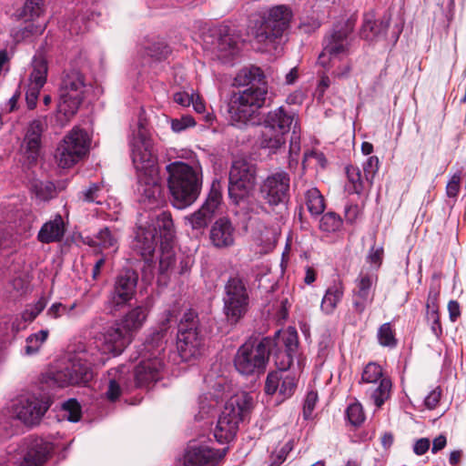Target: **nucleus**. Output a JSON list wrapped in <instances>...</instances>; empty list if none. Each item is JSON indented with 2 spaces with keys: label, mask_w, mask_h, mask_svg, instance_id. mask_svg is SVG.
<instances>
[{
  "label": "nucleus",
  "mask_w": 466,
  "mask_h": 466,
  "mask_svg": "<svg viewBox=\"0 0 466 466\" xmlns=\"http://www.w3.org/2000/svg\"><path fill=\"white\" fill-rule=\"evenodd\" d=\"M270 354L277 360L281 354L286 357L283 367L268 374L265 391L272 395L278 390L286 398L291 396V326L278 329L273 337H264L257 344L246 342L241 345L235 357L234 366L244 376H259L266 370Z\"/></svg>",
  "instance_id": "f257e3e1"
},
{
  "label": "nucleus",
  "mask_w": 466,
  "mask_h": 466,
  "mask_svg": "<svg viewBox=\"0 0 466 466\" xmlns=\"http://www.w3.org/2000/svg\"><path fill=\"white\" fill-rule=\"evenodd\" d=\"M131 243L133 251L144 260H149L160 240L159 273L166 275L176 268L177 258L173 250L175 228L170 213L162 211L146 225L137 227Z\"/></svg>",
  "instance_id": "f03ea898"
},
{
  "label": "nucleus",
  "mask_w": 466,
  "mask_h": 466,
  "mask_svg": "<svg viewBox=\"0 0 466 466\" xmlns=\"http://www.w3.org/2000/svg\"><path fill=\"white\" fill-rule=\"evenodd\" d=\"M234 86H246L243 91L233 92L227 105L232 125H246L267 99L268 88L263 71L257 66L245 67L234 78Z\"/></svg>",
  "instance_id": "7ed1b4c3"
},
{
  "label": "nucleus",
  "mask_w": 466,
  "mask_h": 466,
  "mask_svg": "<svg viewBox=\"0 0 466 466\" xmlns=\"http://www.w3.org/2000/svg\"><path fill=\"white\" fill-rule=\"evenodd\" d=\"M131 157L137 174L136 192L141 203L158 205L161 198V185L158 177L157 157L153 153L151 139L139 125L137 134L130 142Z\"/></svg>",
  "instance_id": "20e7f679"
},
{
  "label": "nucleus",
  "mask_w": 466,
  "mask_h": 466,
  "mask_svg": "<svg viewBox=\"0 0 466 466\" xmlns=\"http://www.w3.org/2000/svg\"><path fill=\"white\" fill-rule=\"evenodd\" d=\"M103 360L92 345L79 344L74 353L56 370L44 375L45 381L58 388L69 385H86L93 379L92 365Z\"/></svg>",
  "instance_id": "39448f33"
},
{
  "label": "nucleus",
  "mask_w": 466,
  "mask_h": 466,
  "mask_svg": "<svg viewBox=\"0 0 466 466\" xmlns=\"http://www.w3.org/2000/svg\"><path fill=\"white\" fill-rule=\"evenodd\" d=\"M166 169L168 173L167 185L173 206L177 209H183L194 203L202 186L201 167L175 161L168 164Z\"/></svg>",
  "instance_id": "423d86ee"
},
{
  "label": "nucleus",
  "mask_w": 466,
  "mask_h": 466,
  "mask_svg": "<svg viewBox=\"0 0 466 466\" xmlns=\"http://www.w3.org/2000/svg\"><path fill=\"white\" fill-rule=\"evenodd\" d=\"M253 409V398L247 392H241L231 397L221 411L213 435L220 444L228 443L234 440L240 421L249 417Z\"/></svg>",
  "instance_id": "0eeeda50"
},
{
  "label": "nucleus",
  "mask_w": 466,
  "mask_h": 466,
  "mask_svg": "<svg viewBox=\"0 0 466 466\" xmlns=\"http://www.w3.org/2000/svg\"><path fill=\"white\" fill-rule=\"evenodd\" d=\"M223 313L230 325L242 319L249 307L247 282L238 274L230 276L224 287Z\"/></svg>",
  "instance_id": "6e6552de"
},
{
  "label": "nucleus",
  "mask_w": 466,
  "mask_h": 466,
  "mask_svg": "<svg viewBox=\"0 0 466 466\" xmlns=\"http://www.w3.org/2000/svg\"><path fill=\"white\" fill-rule=\"evenodd\" d=\"M291 18L289 7L279 5L269 8L253 27L255 39L266 46L280 38Z\"/></svg>",
  "instance_id": "1a4fd4ad"
},
{
  "label": "nucleus",
  "mask_w": 466,
  "mask_h": 466,
  "mask_svg": "<svg viewBox=\"0 0 466 466\" xmlns=\"http://www.w3.org/2000/svg\"><path fill=\"white\" fill-rule=\"evenodd\" d=\"M85 91L84 75L76 69L66 71L59 87L57 113L63 115L66 120H69L82 104Z\"/></svg>",
  "instance_id": "9d476101"
},
{
  "label": "nucleus",
  "mask_w": 466,
  "mask_h": 466,
  "mask_svg": "<svg viewBox=\"0 0 466 466\" xmlns=\"http://www.w3.org/2000/svg\"><path fill=\"white\" fill-rule=\"evenodd\" d=\"M177 350L183 359L195 358L200 354L204 335L195 310L187 309L184 312L177 327Z\"/></svg>",
  "instance_id": "9b49d317"
},
{
  "label": "nucleus",
  "mask_w": 466,
  "mask_h": 466,
  "mask_svg": "<svg viewBox=\"0 0 466 466\" xmlns=\"http://www.w3.org/2000/svg\"><path fill=\"white\" fill-rule=\"evenodd\" d=\"M291 126V116L279 106L268 113L264 120V130L259 138V146L275 152L285 144L284 135L289 133Z\"/></svg>",
  "instance_id": "f8f14e48"
},
{
  "label": "nucleus",
  "mask_w": 466,
  "mask_h": 466,
  "mask_svg": "<svg viewBox=\"0 0 466 466\" xmlns=\"http://www.w3.org/2000/svg\"><path fill=\"white\" fill-rule=\"evenodd\" d=\"M229 198L238 204L253 189L256 183L255 166L246 159L233 161L228 177Z\"/></svg>",
  "instance_id": "ddd939ff"
},
{
  "label": "nucleus",
  "mask_w": 466,
  "mask_h": 466,
  "mask_svg": "<svg viewBox=\"0 0 466 466\" xmlns=\"http://www.w3.org/2000/svg\"><path fill=\"white\" fill-rule=\"evenodd\" d=\"M90 138L86 131L74 127L57 148L59 166L68 168L81 160L89 150Z\"/></svg>",
  "instance_id": "4468645a"
},
{
  "label": "nucleus",
  "mask_w": 466,
  "mask_h": 466,
  "mask_svg": "<svg viewBox=\"0 0 466 466\" xmlns=\"http://www.w3.org/2000/svg\"><path fill=\"white\" fill-rule=\"evenodd\" d=\"M207 49L216 53L218 57L234 56L238 53V37L232 34L228 25H218L209 28L203 35Z\"/></svg>",
  "instance_id": "2eb2a0df"
},
{
  "label": "nucleus",
  "mask_w": 466,
  "mask_h": 466,
  "mask_svg": "<svg viewBox=\"0 0 466 466\" xmlns=\"http://www.w3.org/2000/svg\"><path fill=\"white\" fill-rule=\"evenodd\" d=\"M355 21L356 20L353 18H349L334 25L330 35L325 39L323 51L318 58V62L321 66H327V56H329L330 58H334L346 52L348 46L347 39L353 32Z\"/></svg>",
  "instance_id": "dca6fc26"
},
{
  "label": "nucleus",
  "mask_w": 466,
  "mask_h": 466,
  "mask_svg": "<svg viewBox=\"0 0 466 466\" xmlns=\"http://www.w3.org/2000/svg\"><path fill=\"white\" fill-rule=\"evenodd\" d=\"M138 274L130 268L122 269L116 277L114 286L108 296V304L114 310L127 305L135 296Z\"/></svg>",
  "instance_id": "f3484780"
},
{
  "label": "nucleus",
  "mask_w": 466,
  "mask_h": 466,
  "mask_svg": "<svg viewBox=\"0 0 466 466\" xmlns=\"http://www.w3.org/2000/svg\"><path fill=\"white\" fill-rule=\"evenodd\" d=\"M51 405L48 398L23 396L14 407L16 418L25 425L37 424Z\"/></svg>",
  "instance_id": "a211bd4d"
},
{
  "label": "nucleus",
  "mask_w": 466,
  "mask_h": 466,
  "mask_svg": "<svg viewBox=\"0 0 466 466\" xmlns=\"http://www.w3.org/2000/svg\"><path fill=\"white\" fill-rule=\"evenodd\" d=\"M221 198L220 184L218 181H213L204 204L188 218L190 225L194 229H201L208 225L221 202Z\"/></svg>",
  "instance_id": "6ab92c4d"
},
{
  "label": "nucleus",
  "mask_w": 466,
  "mask_h": 466,
  "mask_svg": "<svg viewBox=\"0 0 466 466\" xmlns=\"http://www.w3.org/2000/svg\"><path fill=\"white\" fill-rule=\"evenodd\" d=\"M101 341V349L98 346H95L98 350V357H100V351L103 353H111L114 356H117L123 352L125 348L131 341V334H129L124 328L116 323L114 326L107 328L99 338Z\"/></svg>",
  "instance_id": "aec40b11"
},
{
  "label": "nucleus",
  "mask_w": 466,
  "mask_h": 466,
  "mask_svg": "<svg viewBox=\"0 0 466 466\" xmlns=\"http://www.w3.org/2000/svg\"><path fill=\"white\" fill-rule=\"evenodd\" d=\"M171 315L172 314L169 310L166 311L158 327L146 339V341L143 344L145 356L152 359H162L161 356L166 350L167 342L170 333Z\"/></svg>",
  "instance_id": "412c9836"
},
{
  "label": "nucleus",
  "mask_w": 466,
  "mask_h": 466,
  "mask_svg": "<svg viewBox=\"0 0 466 466\" xmlns=\"http://www.w3.org/2000/svg\"><path fill=\"white\" fill-rule=\"evenodd\" d=\"M289 177L285 172L269 176L261 187L263 198L270 205H279L289 199Z\"/></svg>",
  "instance_id": "4be33fe9"
},
{
  "label": "nucleus",
  "mask_w": 466,
  "mask_h": 466,
  "mask_svg": "<svg viewBox=\"0 0 466 466\" xmlns=\"http://www.w3.org/2000/svg\"><path fill=\"white\" fill-rule=\"evenodd\" d=\"M24 445L26 452L17 466H42L54 449L52 442L40 437H28L25 439Z\"/></svg>",
  "instance_id": "5701e85b"
},
{
  "label": "nucleus",
  "mask_w": 466,
  "mask_h": 466,
  "mask_svg": "<svg viewBox=\"0 0 466 466\" xmlns=\"http://www.w3.org/2000/svg\"><path fill=\"white\" fill-rule=\"evenodd\" d=\"M224 453L218 450L201 445L196 441H190L184 456V466H216Z\"/></svg>",
  "instance_id": "b1692460"
},
{
  "label": "nucleus",
  "mask_w": 466,
  "mask_h": 466,
  "mask_svg": "<svg viewBox=\"0 0 466 466\" xmlns=\"http://www.w3.org/2000/svg\"><path fill=\"white\" fill-rule=\"evenodd\" d=\"M46 122L40 119L33 120L25 132L21 149L28 164H35L40 155L42 134Z\"/></svg>",
  "instance_id": "393cba45"
},
{
  "label": "nucleus",
  "mask_w": 466,
  "mask_h": 466,
  "mask_svg": "<svg viewBox=\"0 0 466 466\" xmlns=\"http://www.w3.org/2000/svg\"><path fill=\"white\" fill-rule=\"evenodd\" d=\"M144 358L145 360L139 362L134 371V385L136 387L147 386L161 378L164 368L163 359H152L145 355Z\"/></svg>",
  "instance_id": "a878e982"
},
{
  "label": "nucleus",
  "mask_w": 466,
  "mask_h": 466,
  "mask_svg": "<svg viewBox=\"0 0 466 466\" xmlns=\"http://www.w3.org/2000/svg\"><path fill=\"white\" fill-rule=\"evenodd\" d=\"M390 15L385 14L380 19H376L374 10L364 14L363 23L360 29V37L372 41L373 39L384 36L390 26Z\"/></svg>",
  "instance_id": "bb28decb"
},
{
  "label": "nucleus",
  "mask_w": 466,
  "mask_h": 466,
  "mask_svg": "<svg viewBox=\"0 0 466 466\" xmlns=\"http://www.w3.org/2000/svg\"><path fill=\"white\" fill-rule=\"evenodd\" d=\"M371 285V277L368 274L360 276L356 280V289L352 291V307L355 313L361 315L367 306L371 304L373 300V297L370 296Z\"/></svg>",
  "instance_id": "cd10ccee"
},
{
  "label": "nucleus",
  "mask_w": 466,
  "mask_h": 466,
  "mask_svg": "<svg viewBox=\"0 0 466 466\" xmlns=\"http://www.w3.org/2000/svg\"><path fill=\"white\" fill-rule=\"evenodd\" d=\"M234 231L229 219L220 218L211 227L210 240L217 248H228L234 243Z\"/></svg>",
  "instance_id": "c85d7f7f"
},
{
  "label": "nucleus",
  "mask_w": 466,
  "mask_h": 466,
  "mask_svg": "<svg viewBox=\"0 0 466 466\" xmlns=\"http://www.w3.org/2000/svg\"><path fill=\"white\" fill-rule=\"evenodd\" d=\"M126 366L111 369L108 371L110 379L107 390L106 391V396L109 400H116L122 394L123 390H129L132 388V383L129 382L128 379L126 377Z\"/></svg>",
  "instance_id": "c756f323"
},
{
  "label": "nucleus",
  "mask_w": 466,
  "mask_h": 466,
  "mask_svg": "<svg viewBox=\"0 0 466 466\" xmlns=\"http://www.w3.org/2000/svg\"><path fill=\"white\" fill-rule=\"evenodd\" d=\"M65 224L61 215H56L54 219L46 222L37 234V240L44 244L58 242L65 235Z\"/></svg>",
  "instance_id": "7c9ffc66"
},
{
  "label": "nucleus",
  "mask_w": 466,
  "mask_h": 466,
  "mask_svg": "<svg viewBox=\"0 0 466 466\" xmlns=\"http://www.w3.org/2000/svg\"><path fill=\"white\" fill-rule=\"evenodd\" d=\"M86 243L90 247H98L100 249L112 248L116 252L118 248L117 232L116 229L105 227L93 237H87Z\"/></svg>",
  "instance_id": "2f4dec72"
},
{
  "label": "nucleus",
  "mask_w": 466,
  "mask_h": 466,
  "mask_svg": "<svg viewBox=\"0 0 466 466\" xmlns=\"http://www.w3.org/2000/svg\"><path fill=\"white\" fill-rule=\"evenodd\" d=\"M148 314L147 306L139 305L130 309L121 319L120 325L129 334L142 328Z\"/></svg>",
  "instance_id": "473e14b6"
},
{
  "label": "nucleus",
  "mask_w": 466,
  "mask_h": 466,
  "mask_svg": "<svg viewBox=\"0 0 466 466\" xmlns=\"http://www.w3.org/2000/svg\"><path fill=\"white\" fill-rule=\"evenodd\" d=\"M344 295V288L341 283H335L329 287L322 299L320 309L326 315H331Z\"/></svg>",
  "instance_id": "72a5a7b5"
},
{
  "label": "nucleus",
  "mask_w": 466,
  "mask_h": 466,
  "mask_svg": "<svg viewBox=\"0 0 466 466\" xmlns=\"http://www.w3.org/2000/svg\"><path fill=\"white\" fill-rule=\"evenodd\" d=\"M348 182L345 185V190L349 194L360 195L364 189V180L360 169L353 165L345 167Z\"/></svg>",
  "instance_id": "f704fd0d"
},
{
  "label": "nucleus",
  "mask_w": 466,
  "mask_h": 466,
  "mask_svg": "<svg viewBox=\"0 0 466 466\" xmlns=\"http://www.w3.org/2000/svg\"><path fill=\"white\" fill-rule=\"evenodd\" d=\"M304 201L312 216H319L325 209V199L317 187H310L304 192Z\"/></svg>",
  "instance_id": "c9c22d12"
},
{
  "label": "nucleus",
  "mask_w": 466,
  "mask_h": 466,
  "mask_svg": "<svg viewBox=\"0 0 466 466\" xmlns=\"http://www.w3.org/2000/svg\"><path fill=\"white\" fill-rule=\"evenodd\" d=\"M33 70L30 74V84L43 87L46 82L47 63L41 56H35L32 61Z\"/></svg>",
  "instance_id": "e433bc0d"
},
{
  "label": "nucleus",
  "mask_w": 466,
  "mask_h": 466,
  "mask_svg": "<svg viewBox=\"0 0 466 466\" xmlns=\"http://www.w3.org/2000/svg\"><path fill=\"white\" fill-rule=\"evenodd\" d=\"M49 332L47 329H41L38 332L28 336L23 348L24 355L32 356L36 354L42 345L46 341Z\"/></svg>",
  "instance_id": "4c0bfd02"
},
{
  "label": "nucleus",
  "mask_w": 466,
  "mask_h": 466,
  "mask_svg": "<svg viewBox=\"0 0 466 466\" xmlns=\"http://www.w3.org/2000/svg\"><path fill=\"white\" fill-rule=\"evenodd\" d=\"M30 189L38 199L43 201L49 200L56 195V187L51 181L34 179L31 182Z\"/></svg>",
  "instance_id": "58836bf2"
},
{
  "label": "nucleus",
  "mask_w": 466,
  "mask_h": 466,
  "mask_svg": "<svg viewBox=\"0 0 466 466\" xmlns=\"http://www.w3.org/2000/svg\"><path fill=\"white\" fill-rule=\"evenodd\" d=\"M343 220L341 217L333 211L324 213L319 220V229L327 233H335L342 228Z\"/></svg>",
  "instance_id": "ea45409f"
},
{
  "label": "nucleus",
  "mask_w": 466,
  "mask_h": 466,
  "mask_svg": "<svg viewBox=\"0 0 466 466\" xmlns=\"http://www.w3.org/2000/svg\"><path fill=\"white\" fill-rule=\"evenodd\" d=\"M80 198L88 203L102 204L104 198L103 182L91 183L86 188L80 192Z\"/></svg>",
  "instance_id": "a19ab883"
},
{
  "label": "nucleus",
  "mask_w": 466,
  "mask_h": 466,
  "mask_svg": "<svg viewBox=\"0 0 466 466\" xmlns=\"http://www.w3.org/2000/svg\"><path fill=\"white\" fill-rule=\"evenodd\" d=\"M391 387L392 383L389 378H382L380 380V384L371 393V398L377 407H381L390 398Z\"/></svg>",
  "instance_id": "79ce46f5"
},
{
  "label": "nucleus",
  "mask_w": 466,
  "mask_h": 466,
  "mask_svg": "<svg viewBox=\"0 0 466 466\" xmlns=\"http://www.w3.org/2000/svg\"><path fill=\"white\" fill-rule=\"evenodd\" d=\"M377 337L379 343L383 347L392 349L398 344V340L395 337V331L390 322H386L379 328Z\"/></svg>",
  "instance_id": "37998d69"
},
{
  "label": "nucleus",
  "mask_w": 466,
  "mask_h": 466,
  "mask_svg": "<svg viewBox=\"0 0 466 466\" xmlns=\"http://www.w3.org/2000/svg\"><path fill=\"white\" fill-rule=\"evenodd\" d=\"M146 53L155 60L161 61L168 56L171 49L165 41L157 40L146 46Z\"/></svg>",
  "instance_id": "c03bdc74"
},
{
  "label": "nucleus",
  "mask_w": 466,
  "mask_h": 466,
  "mask_svg": "<svg viewBox=\"0 0 466 466\" xmlns=\"http://www.w3.org/2000/svg\"><path fill=\"white\" fill-rule=\"evenodd\" d=\"M44 13L43 0H26L21 15L27 20L40 17Z\"/></svg>",
  "instance_id": "a18cd8bd"
},
{
  "label": "nucleus",
  "mask_w": 466,
  "mask_h": 466,
  "mask_svg": "<svg viewBox=\"0 0 466 466\" xmlns=\"http://www.w3.org/2000/svg\"><path fill=\"white\" fill-rule=\"evenodd\" d=\"M382 375V368L375 362H370L363 370L360 382L375 383L384 378Z\"/></svg>",
  "instance_id": "49530a36"
},
{
  "label": "nucleus",
  "mask_w": 466,
  "mask_h": 466,
  "mask_svg": "<svg viewBox=\"0 0 466 466\" xmlns=\"http://www.w3.org/2000/svg\"><path fill=\"white\" fill-rule=\"evenodd\" d=\"M345 416L348 421L355 427L361 425L365 420L362 406L359 402L349 405L346 409Z\"/></svg>",
  "instance_id": "de8ad7c7"
},
{
  "label": "nucleus",
  "mask_w": 466,
  "mask_h": 466,
  "mask_svg": "<svg viewBox=\"0 0 466 466\" xmlns=\"http://www.w3.org/2000/svg\"><path fill=\"white\" fill-rule=\"evenodd\" d=\"M259 246H261V252L268 253L272 250L277 242V236L273 229L265 228L257 238Z\"/></svg>",
  "instance_id": "09e8293b"
},
{
  "label": "nucleus",
  "mask_w": 466,
  "mask_h": 466,
  "mask_svg": "<svg viewBox=\"0 0 466 466\" xmlns=\"http://www.w3.org/2000/svg\"><path fill=\"white\" fill-rule=\"evenodd\" d=\"M65 417L72 422H77L81 418V407L76 400L70 399L62 405Z\"/></svg>",
  "instance_id": "8fccbe9b"
},
{
  "label": "nucleus",
  "mask_w": 466,
  "mask_h": 466,
  "mask_svg": "<svg viewBox=\"0 0 466 466\" xmlns=\"http://www.w3.org/2000/svg\"><path fill=\"white\" fill-rule=\"evenodd\" d=\"M379 158L377 157H370L363 164V172L365 180L372 183V180L379 170Z\"/></svg>",
  "instance_id": "3c124183"
},
{
  "label": "nucleus",
  "mask_w": 466,
  "mask_h": 466,
  "mask_svg": "<svg viewBox=\"0 0 466 466\" xmlns=\"http://www.w3.org/2000/svg\"><path fill=\"white\" fill-rule=\"evenodd\" d=\"M318 401V393L316 391H309L303 402V418L309 420L311 418L312 411Z\"/></svg>",
  "instance_id": "603ef678"
},
{
  "label": "nucleus",
  "mask_w": 466,
  "mask_h": 466,
  "mask_svg": "<svg viewBox=\"0 0 466 466\" xmlns=\"http://www.w3.org/2000/svg\"><path fill=\"white\" fill-rule=\"evenodd\" d=\"M45 309V303L41 300L37 301L35 305L25 309L22 315L21 320L24 322H32Z\"/></svg>",
  "instance_id": "864d4df0"
},
{
  "label": "nucleus",
  "mask_w": 466,
  "mask_h": 466,
  "mask_svg": "<svg viewBox=\"0 0 466 466\" xmlns=\"http://www.w3.org/2000/svg\"><path fill=\"white\" fill-rule=\"evenodd\" d=\"M196 122L190 116H184L179 119H173L171 121V128L174 132L179 133L185 129L194 127Z\"/></svg>",
  "instance_id": "5fc2aeb1"
},
{
  "label": "nucleus",
  "mask_w": 466,
  "mask_h": 466,
  "mask_svg": "<svg viewBox=\"0 0 466 466\" xmlns=\"http://www.w3.org/2000/svg\"><path fill=\"white\" fill-rule=\"evenodd\" d=\"M41 86L29 84L25 93V101L29 109H34L36 106V101L41 91Z\"/></svg>",
  "instance_id": "6e6d98bb"
},
{
  "label": "nucleus",
  "mask_w": 466,
  "mask_h": 466,
  "mask_svg": "<svg viewBox=\"0 0 466 466\" xmlns=\"http://www.w3.org/2000/svg\"><path fill=\"white\" fill-rule=\"evenodd\" d=\"M319 26L320 23L319 22L318 19L313 17H308L307 19L302 20L299 23L298 29L299 31L303 32L305 34H311L315 32Z\"/></svg>",
  "instance_id": "4d7b16f0"
},
{
  "label": "nucleus",
  "mask_w": 466,
  "mask_h": 466,
  "mask_svg": "<svg viewBox=\"0 0 466 466\" xmlns=\"http://www.w3.org/2000/svg\"><path fill=\"white\" fill-rule=\"evenodd\" d=\"M441 396V390L440 387H437L434 390H432L424 400V405L426 406V408L429 410H434L440 402Z\"/></svg>",
  "instance_id": "13d9d810"
},
{
  "label": "nucleus",
  "mask_w": 466,
  "mask_h": 466,
  "mask_svg": "<svg viewBox=\"0 0 466 466\" xmlns=\"http://www.w3.org/2000/svg\"><path fill=\"white\" fill-rule=\"evenodd\" d=\"M383 253V248H375L372 246L369 251L367 261L370 264L376 265L377 268H380L382 263Z\"/></svg>",
  "instance_id": "bf43d9fd"
},
{
  "label": "nucleus",
  "mask_w": 466,
  "mask_h": 466,
  "mask_svg": "<svg viewBox=\"0 0 466 466\" xmlns=\"http://www.w3.org/2000/svg\"><path fill=\"white\" fill-rule=\"evenodd\" d=\"M46 29V24L33 23L27 24L24 28L21 29V35L23 38L28 37L29 35H41Z\"/></svg>",
  "instance_id": "052dcab7"
},
{
  "label": "nucleus",
  "mask_w": 466,
  "mask_h": 466,
  "mask_svg": "<svg viewBox=\"0 0 466 466\" xmlns=\"http://www.w3.org/2000/svg\"><path fill=\"white\" fill-rule=\"evenodd\" d=\"M428 321H431V332L435 335L437 339H440L442 335V328L440 320L439 313H434L433 311L430 313L429 316H426Z\"/></svg>",
  "instance_id": "680f3d73"
},
{
  "label": "nucleus",
  "mask_w": 466,
  "mask_h": 466,
  "mask_svg": "<svg viewBox=\"0 0 466 466\" xmlns=\"http://www.w3.org/2000/svg\"><path fill=\"white\" fill-rule=\"evenodd\" d=\"M194 264V259L190 256L182 255L179 257V264L175 269L177 270L179 275L187 274Z\"/></svg>",
  "instance_id": "e2e57ef3"
},
{
  "label": "nucleus",
  "mask_w": 466,
  "mask_h": 466,
  "mask_svg": "<svg viewBox=\"0 0 466 466\" xmlns=\"http://www.w3.org/2000/svg\"><path fill=\"white\" fill-rule=\"evenodd\" d=\"M439 292H435L431 290L428 294L426 309L427 314L429 316L431 312L439 313V305H438Z\"/></svg>",
  "instance_id": "0e129e2a"
},
{
  "label": "nucleus",
  "mask_w": 466,
  "mask_h": 466,
  "mask_svg": "<svg viewBox=\"0 0 466 466\" xmlns=\"http://www.w3.org/2000/svg\"><path fill=\"white\" fill-rule=\"evenodd\" d=\"M431 441L428 438H420L417 440L413 445V452L416 455H423L430 449Z\"/></svg>",
  "instance_id": "69168bd1"
},
{
  "label": "nucleus",
  "mask_w": 466,
  "mask_h": 466,
  "mask_svg": "<svg viewBox=\"0 0 466 466\" xmlns=\"http://www.w3.org/2000/svg\"><path fill=\"white\" fill-rule=\"evenodd\" d=\"M289 451H291V441H287V443L279 450V451L275 454L279 460V462H276L274 460L271 461L269 466H279L282 462L285 461Z\"/></svg>",
  "instance_id": "338daca9"
},
{
  "label": "nucleus",
  "mask_w": 466,
  "mask_h": 466,
  "mask_svg": "<svg viewBox=\"0 0 466 466\" xmlns=\"http://www.w3.org/2000/svg\"><path fill=\"white\" fill-rule=\"evenodd\" d=\"M66 311V305L62 304L60 302L54 303L51 305V307L47 309L46 314L48 317L52 319H57L65 314Z\"/></svg>",
  "instance_id": "774afa93"
}]
</instances>
